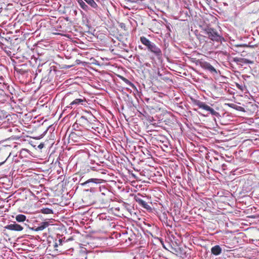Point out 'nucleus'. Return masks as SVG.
Masks as SVG:
<instances>
[{"instance_id":"1","label":"nucleus","mask_w":259,"mask_h":259,"mask_svg":"<svg viewBox=\"0 0 259 259\" xmlns=\"http://www.w3.org/2000/svg\"><path fill=\"white\" fill-rule=\"evenodd\" d=\"M140 41L144 46H145L149 51L153 53L158 58L162 56V52L154 43L151 42L145 36L140 37Z\"/></svg>"},{"instance_id":"2","label":"nucleus","mask_w":259,"mask_h":259,"mask_svg":"<svg viewBox=\"0 0 259 259\" xmlns=\"http://www.w3.org/2000/svg\"><path fill=\"white\" fill-rule=\"evenodd\" d=\"M17 79L23 84H26L29 81L30 78L26 64L17 65Z\"/></svg>"},{"instance_id":"3","label":"nucleus","mask_w":259,"mask_h":259,"mask_svg":"<svg viewBox=\"0 0 259 259\" xmlns=\"http://www.w3.org/2000/svg\"><path fill=\"white\" fill-rule=\"evenodd\" d=\"M208 37L213 41L221 42L223 37L217 30L211 27H208L205 29Z\"/></svg>"},{"instance_id":"4","label":"nucleus","mask_w":259,"mask_h":259,"mask_svg":"<svg viewBox=\"0 0 259 259\" xmlns=\"http://www.w3.org/2000/svg\"><path fill=\"white\" fill-rule=\"evenodd\" d=\"M29 192L28 190L24 188H20L17 190V202H19L20 205L23 207L26 204L27 197Z\"/></svg>"},{"instance_id":"5","label":"nucleus","mask_w":259,"mask_h":259,"mask_svg":"<svg viewBox=\"0 0 259 259\" xmlns=\"http://www.w3.org/2000/svg\"><path fill=\"white\" fill-rule=\"evenodd\" d=\"M194 104L200 108L210 112V113L213 115L217 116L219 115L218 112L215 111L213 108H211L208 105H207L204 102H201L199 100H195Z\"/></svg>"},{"instance_id":"6","label":"nucleus","mask_w":259,"mask_h":259,"mask_svg":"<svg viewBox=\"0 0 259 259\" xmlns=\"http://www.w3.org/2000/svg\"><path fill=\"white\" fill-rule=\"evenodd\" d=\"M87 102L86 99L82 97L81 98L76 99L70 103L69 105L67 107L70 108L75 109L77 106L79 105H83Z\"/></svg>"},{"instance_id":"7","label":"nucleus","mask_w":259,"mask_h":259,"mask_svg":"<svg viewBox=\"0 0 259 259\" xmlns=\"http://www.w3.org/2000/svg\"><path fill=\"white\" fill-rule=\"evenodd\" d=\"M102 181V180L101 179H90L83 183L82 185L83 186H87L91 188L94 187L96 185L100 184Z\"/></svg>"},{"instance_id":"8","label":"nucleus","mask_w":259,"mask_h":259,"mask_svg":"<svg viewBox=\"0 0 259 259\" xmlns=\"http://www.w3.org/2000/svg\"><path fill=\"white\" fill-rule=\"evenodd\" d=\"M139 195H140L139 194H138L137 196H136L135 197V200H136V201L138 202L140 206L146 209L147 210H151V206L146 202H145L141 198H140L138 196Z\"/></svg>"},{"instance_id":"9","label":"nucleus","mask_w":259,"mask_h":259,"mask_svg":"<svg viewBox=\"0 0 259 259\" xmlns=\"http://www.w3.org/2000/svg\"><path fill=\"white\" fill-rule=\"evenodd\" d=\"M233 61L238 65H242V64H251L252 62L245 58L235 57L233 58Z\"/></svg>"},{"instance_id":"10","label":"nucleus","mask_w":259,"mask_h":259,"mask_svg":"<svg viewBox=\"0 0 259 259\" xmlns=\"http://www.w3.org/2000/svg\"><path fill=\"white\" fill-rule=\"evenodd\" d=\"M49 225V223L48 222H41L38 227H34L32 228V230L35 231H42Z\"/></svg>"},{"instance_id":"11","label":"nucleus","mask_w":259,"mask_h":259,"mask_svg":"<svg viewBox=\"0 0 259 259\" xmlns=\"http://www.w3.org/2000/svg\"><path fill=\"white\" fill-rule=\"evenodd\" d=\"M211 251L213 254L218 255L221 253L222 248L219 245H215L211 248Z\"/></svg>"},{"instance_id":"12","label":"nucleus","mask_w":259,"mask_h":259,"mask_svg":"<svg viewBox=\"0 0 259 259\" xmlns=\"http://www.w3.org/2000/svg\"><path fill=\"white\" fill-rule=\"evenodd\" d=\"M203 67L205 69L209 71L211 73H217L215 69L208 63H205L203 65Z\"/></svg>"},{"instance_id":"13","label":"nucleus","mask_w":259,"mask_h":259,"mask_svg":"<svg viewBox=\"0 0 259 259\" xmlns=\"http://www.w3.org/2000/svg\"><path fill=\"white\" fill-rule=\"evenodd\" d=\"M26 222L29 223V220L26 219V217L22 214H17V223H23Z\"/></svg>"},{"instance_id":"14","label":"nucleus","mask_w":259,"mask_h":259,"mask_svg":"<svg viewBox=\"0 0 259 259\" xmlns=\"http://www.w3.org/2000/svg\"><path fill=\"white\" fill-rule=\"evenodd\" d=\"M27 228L28 225L27 222H23L21 225L17 224V231H21L24 229L27 230Z\"/></svg>"},{"instance_id":"15","label":"nucleus","mask_w":259,"mask_h":259,"mask_svg":"<svg viewBox=\"0 0 259 259\" xmlns=\"http://www.w3.org/2000/svg\"><path fill=\"white\" fill-rule=\"evenodd\" d=\"M77 2L80 7L84 11H87L89 9L88 6L84 2L83 0H77Z\"/></svg>"},{"instance_id":"16","label":"nucleus","mask_w":259,"mask_h":259,"mask_svg":"<svg viewBox=\"0 0 259 259\" xmlns=\"http://www.w3.org/2000/svg\"><path fill=\"white\" fill-rule=\"evenodd\" d=\"M28 154V150L25 149H23L20 151L19 156L22 158L23 157H27Z\"/></svg>"},{"instance_id":"17","label":"nucleus","mask_w":259,"mask_h":259,"mask_svg":"<svg viewBox=\"0 0 259 259\" xmlns=\"http://www.w3.org/2000/svg\"><path fill=\"white\" fill-rule=\"evenodd\" d=\"M41 212L44 214H51L53 213L52 209L49 208H45L41 209Z\"/></svg>"},{"instance_id":"18","label":"nucleus","mask_w":259,"mask_h":259,"mask_svg":"<svg viewBox=\"0 0 259 259\" xmlns=\"http://www.w3.org/2000/svg\"><path fill=\"white\" fill-rule=\"evenodd\" d=\"M7 54L11 57V59L13 63H15V58H16L15 57V53H13L12 51L9 50L7 51Z\"/></svg>"},{"instance_id":"19","label":"nucleus","mask_w":259,"mask_h":259,"mask_svg":"<svg viewBox=\"0 0 259 259\" xmlns=\"http://www.w3.org/2000/svg\"><path fill=\"white\" fill-rule=\"evenodd\" d=\"M5 228L7 229L16 231V224H10V225H7V226H6Z\"/></svg>"},{"instance_id":"20","label":"nucleus","mask_w":259,"mask_h":259,"mask_svg":"<svg viewBox=\"0 0 259 259\" xmlns=\"http://www.w3.org/2000/svg\"><path fill=\"white\" fill-rule=\"evenodd\" d=\"M122 80L124 81L125 83H126L127 84L129 85L132 88H136L135 85L132 82H131L130 80H128L127 79L123 77Z\"/></svg>"},{"instance_id":"21","label":"nucleus","mask_w":259,"mask_h":259,"mask_svg":"<svg viewBox=\"0 0 259 259\" xmlns=\"http://www.w3.org/2000/svg\"><path fill=\"white\" fill-rule=\"evenodd\" d=\"M18 18H19V20L18 21H20V20H21V22H23L24 21V20L25 19L24 18L23 14V13H19L17 15V19Z\"/></svg>"},{"instance_id":"22","label":"nucleus","mask_w":259,"mask_h":259,"mask_svg":"<svg viewBox=\"0 0 259 259\" xmlns=\"http://www.w3.org/2000/svg\"><path fill=\"white\" fill-rule=\"evenodd\" d=\"M99 166L98 164H96V165L91 166L90 168L93 170H98V167H99Z\"/></svg>"},{"instance_id":"23","label":"nucleus","mask_w":259,"mask_h":259,"mask_svg":"<svg viewBox=\"0 0 259 259\" xmlns=\"http://www.w3.org/2000/svg\"><path fill=\"white\" fill-rule=\"evenodd\" d=\"M17 140L19 141V142H22V141H25L26 140V139H24L23 138H22V137H19L18 135H17Z\"/></svg>"},{"instance_id":"24","label":"nucleus","mask_w":259,"mask_h":259,"mask_svg":"<svg viewBox=\"0 0 259 259\" xmlns=\"http://www.w3.org/2000/svg\"><path fill=\"white\" fill-rule=\"evenodd\" d=\"M7 158L5 156L4 158H3L0 161V165H2L5 163V162L6 161Z\"/></svg>"},{"instance_id":"25","label":"nucleus","mask_w":259,"mask_h":259,"mask_svg":"<svg viewBox=\"0 0 259 259\" xmlns=\"http://www.w3.org/2000/svg\"><path fill=\"white\" fill-rule=\"evenodd\" d=\"M236 86H237V87L239 89H240V90H241V91H243V87H242V86H241V85H239V84H236Z\"/></svg>"},{"instance_id":"26","label":"nucleus","mask_w":259,"mask_h":259,"mask_svg":"<svg viewBox=\"0 0 259 259\" xmlns=\"http://www.w3.org/2000/svg\"><path fill=\"white\" fill-rule=\"evenodd\" d=\"M21 110H22V109L21 108L17 107V113L22 114V112H21Z\"/></svg>"},{"instance_id":"27","label":"nucleus","mask_w":259,"mask_h":259,"mask_svg":"<svg viewBox=\"0 0 259 259\" xmlns=\"http://www.w3.org/2000/svg\"><path fill=\"white\" fill-rule=\"evenodd\" d=\"M44 146V144L43 143H40L38 146V148L40 149H42Z\"/></svg>"},{"instance_id":"28","label":"nucleus","mask_w":259,"mask_h":259,"mask_svg":"<svg viewBox=\"0 0 259 259\" xmlns=\"http://www.w3.org/2000/svg\"><path fill=\"white\" fill-rule=\"evenodd\" d=\"M3 248V245L1 243H0V256H2V250Z\"/></svg>"},{"instance_id":"29","label":"nucleus","mask_w":259,"mask_h":259,"mask_svg":"<svg viewBox=\"0 0 259 259\" xmlns=\"http://www.w3.org/2000/svg\"><path fill=\"white\" fill-rule=\"evenodd\" d=\"M58 242H59V245H61L62 244V240L61 239H59L58 240Z\"/></svg>"},{"instance_id":"30","label":"nucleus","mask_w":259,"mask_h":259,"mask_svg":"<svg viewBox=\"0 0 259 259\" xmlns=\"http://www.w3.org/2000/svg\"><path fill=\"white\" fill-rule=\"evenodd\" d=\"M17 250H19L21 249V248L20 247H18V246H19V244L17 243Z\"/></svg>"},{"instance_id":"31","label":"nucleus","mask_w":259,"mask_h":259,"mask_svg":"<svg viewBox=\"0 0 259 259\" xmlns=\"http://www.w3.org/2000/svg\"><path fill=\"white\" fill-rule=\"evenodd\" d=\"M14 71L16 70V66L14 65Z\"/></svg>"},{"instance_id":"32","label":"nucleus","mask_w":259,"mask_h":259,"mask_svg":"<svg viewBox=\"0 0 259 259\" xmlns=\"http://www.w3.org/2000/svg\"><path fill=\"white\" fill-rule=\"evenodd\" d=\"M58 243L57 242H56L55 244V247L58 246Z\"/></svg>"},{"instance_id":"33","label":"nucleus","mask_w":259,"mask_h":259,"mask_svg":"<svg viewBox=\"0 0 259 259\" xmlns=\"http://www.w3.org/2000/svg\"><path fill=\"white\" fill-rule=\"evenodd\" d=\"M17 145H18V144H19V145H20V142H17Z\"/></svg>"},{"instance_id":"34","label":"nucleus","mask_w":259,"mask_h":259,"mask_svg":"<svg viewBox=\"0 0 259 259\" xmlns=\"http://www.w3.org/2000/svg\"><path fill=\"white\" fill-rule=\"evenodd\" d=\"M17 131H18V132H20V131H19V128H17Z\"/></svg>"},{"instance_id":"35","label":"nucleus","mask_w":259,"mask_h":259,"mask_svg":"<svg viewBox=\"0 0 259 259\" xmlns=\"http://www.w3.org/2000/svg\"><path fill=\"white\" fill-rule=\"evenodd\" d=\"M139 48L142 49L141 47L140 46H139Z\"/></svg>"},{"instance_id":"36","label":"nucleus","mask_w":259,"mask_h":259,"mask_svg":"<svg viewBox=\"0 0 259 259\" xmlns=\"http://www.w3.org/2000/svg\"><path fill=\"white\" fill-rule=\"evenodd\" d=\"M18 239H19V238H17V242H18V241H18Z\"/></svg>"},{"instance_id":"37","label":"nucleus","mask_w":259,"mask_h":259,"mask_svg":"<svg viewBox=\"0 0 259 259\" xmlns=\"http://www.w3.org/2000/svg\"><path fill=\"white\" fill-rule=\"evenodd\" d=\"M20 209V211H21L22 210L20 209V207L19 208Z\"/></svg>"}]
</instances>
